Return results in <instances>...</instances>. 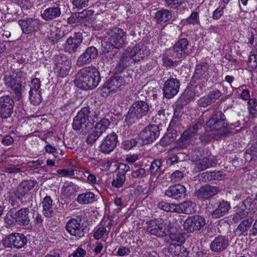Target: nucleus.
Returning <instances> with one entry per match:
<instances>
[{
    "label": "nucleus",
    "instance_id": "0e129e2a",
    "mask_svg": "<svg viewBox=\"0 0 257 257\" xmlns=\"http://www.w3.org/2000/svg\"><path fill=\"white\" fill-rule=\"evenodd\" d=\"M246 152L251 156L250 160L255 159L254 158L257 157V141L253 143Z\"/></svg>",
    "mask_w": 257,
    "mask_h": 257
},
{
    "label": "nucleus",
    "instance_id": "c85d7f7f",
    "mask_svg": "<svg viewBox=\"0 0 257 257\" xmlns=\"http://www.w3.org/2000/svg\"><path fill=\"white\" fill-rule=\"evenodd\" d=\"M221 96V93L218 89L211 91L208 94L200 97L197 101L199 107H205L214 103Z\"/></svg>",
    "mask_w": 257,
    "mask_h": 257
},
{
    "label": "nucleus",
    "instance_id": "680f3d73",
    "mask_svg": "<svg viewBox=\"0 0 257 257\" xmlns=\"http://www.w3.org/2000/svg\"><path fill=\"white\" fill-rule=\"evenodd\" d=\"M147 176L146 170L140 168L132 173V176L134 178H142Z\"/></svg>",
    "mask_w": 257,
    "mask_h": 257
},
{
    "label": "nucleus",
    "instance_id": "2eb2a0df",
    "mask_svg": "<svg viewBox=\"0 0 257 257\" xmlns=\"http://www.w3.org/2000/svg\"><path fill=\"white\" fill-rule=\"evenodd\" d=\"M15 218L17 224L24 228L29 229L32 228L30 211L28 207H24L18 210L15 208Z\"/></svg>",
    "mask_w": 257,
    "mask_h": 257
},
{
    "label": "nucleus",
    "instance_id": "7ed1b4c3",
    "mask_svg": "<svg viewBox=\"0 0 257 257\" xmlns=\"http://www.w3.org/2000/svg\"><path fill=\"white\" fill-rule=\"evenodd\" d=\"M106 34L104 39L106 47L116 50L123 49L126 46V32L123 29L114 27L108 30Z\"/></svg>",
    "mask_w": 257,
    "mask_h": 257
},
{
    "label": "nucleus",
    "instance_id": "49530a36",
    "mask_svg": "<svg viewBox=\"0 0 257 257\" xmlns=\"http://www.w3.org/2000/svg\"><path fill=\"white\" fill-rule=\"evenodd\" d=\"M54 61L56 66L71 65V60L64 54L56 55L54 58Z\"/></svg>",
    "mask_w": 257,
    "mask_h": 257
},
{
    "label": "nucleus",
    "instance_id": "72a5a7b5",
    "mask_svg": "<svg viewBox=\"0 0 257 257\" xmlns=\"http://www.w3.org/2000/svg\"><path fill=\"white\" fill-rule=\"evenodd\" d=\"M196 204L191 200H186L177 204V213L190 214L195 211Z\"/></svg>",
    "mask_w": 257,
    "mask_h": 257
},
{
    "label": "nucleus",
    "instance_id": "b1692460",
    "mask_svg": "<svg viewBox=\"0 0 257 257\" xmlns=\"http://www.w3.org/2000/svg\"><path fill=\"white\" fill-rule=\"evenodd\" d=\"M126 84V81L122 76H114L110 77L103 85L104 88H107L110 91L116 92L122 90Z\"/></svg>",
    "mask_w": 257,
    "mask_h": 257
},
{
    "label": "nucleus",
    "instance_id": "cd10ccee",
    "mask_svg": "<svg viewBox=\"0 0 257 257\" xmlns=\"http://www.w3.org/2000/svg\"><path fill=\"white\" fill-rule=\"evenodd\" d=\"M217 159L211 154H207L206 156L199 158L196 162V168L199 171H203L214 167L217 164Z\"/></svg>",
    "mask_w": 257,
    "mask_h": 257
},
{
    "label": "nucleus",
    "instance_id": "de8ad7c7",
    "mask_svg": "<svg viewBox=\"0 0 257 257\" xmlns=\"http://www.w3.org/2000/svg\"><path fill=\"white\" fill-rule=\"evenodd\" d=\"M29 99L31 103L34 105H38L42 101L41 91L30 90Z\"/></svg>",
    "mask_w": 257,
    "mask_h": 257
},
{
    "label": "nucleus",
    "instance_id": "13d9d810",
    "mask_svg": "<svg viewBox=\"0 0 257 257\" xmlns=\"http://www.w3.org/2000/svg\"><path fill=\"white\" fill-rule=\"evenodd\" d=\"M138 143L136 139L125 140L122 143V148L125 150H130L135 147Z\"/></svg>",
    "mask_w": 257,
    "mask_h": 257
},
{
    "label": "nucleus",
    "instance_id": "6ab92c4d",
    "mask_svg": "<svg viewBox=\"0 0 257 257\" xmlns=\"http://www.w3.org/2000/svg\"><path fill=\"white\" fill-rule=\"evenodd\" d=\"M117 143L118 136L116 133L113 132L103 139L99 147V150L103 154H108L113 151Z\"/></svg>",
    "mask_w": 257,
    "mask_h": 257
},
{
    "label": "nucleus",
    "instance_id": "c756f323",
    "mask_svg": "<svg viewBox=\"0 0 257 257\" xmlns=\"http://www.w3.org/2000/svg\"><path fill=\"white\" fill-rule=\"evenodd\" d=\"M61 14V11L59 4L55 3L46 8L41 14V17L45 21H50L59 18Z\"/></svg>",
    "mask_w": 257,
    "mask_h": 257
},
{
    "label": "nucleus",
    "instance_id": "09e8293b",
    "mask_svg": "<svg viewBox=\"0 0 257 257\" xmlns=\"http://www.w3.org/2000/svg\"><path fill=\"white\" fill-rule=\"evenodd\" d=\"M15 208L11 209L4 218V222L7 227L14 226L16 224Z\"/></svg>",
    "mask_w": 257,
    "mask_h": 257
},
{
    "label": "nucleus",
    "instance_id": "8fccbe9b",
    "mask_svg": "<svg viewBox=\"0 0 257 257\" xmlns=\"http://www.w3.org/2000/svg\"><path fill=\"white\" fill-rule=\"evenodd\" d=\"M88 134L86 142L89 145H92L95 144L98 139L101 136L94 128L91 132L89 131Z\"/></svg>",
    "mask_w": 257,
    "mask_h": 257
},
{
    "label": "nucleus",
    "instance_id": "58836bf2",
    "mask_svg": "<svg viewBox=\"0 0 257 257\" xmlns=\"http://www.w3.org/2000/svg\"><path fill=\"white\" fill-rule=\"evenodd\" d=\"M95 122L96 124L93 128L101 135L105 132L110 123L109 119L106 118H101L98 122Z\"/></svg>",
    "mask_w": 257,
    "mask_h": 257
},
{
    "label": "nucleus",
    "instance_id": "aec40b11",
    "mask_svg": "<svg viewBox=\"0 0 257 257\" xmlns=\"http://www.w3.org/2000/svg\"><path fill=\"white\" fill-rule=\"evenodd\" d=\"M4 81L5 85L13 91L15 98L18 100H20L22 98L23 88H24L22 86L21 82L10 74L6 75L4 76Z\"/></svg>",
    "mask_w": 257,
    "mask_h": 257
},
{
    "label": "nucleus",
    "instance_id": "ea45409f",
    "mask_svg": "<svg viewBox=\"0 0 257 257\" xmlns=\"http://www.w3.org/2000/svg\"><path fill=\"white\" fill-rule=\"evenodd\" d=\"M64 35L61 34L60 30L55 28L52 30L50 35L49 39L51 44L53 45L63 42Z\"/></svg>",
    "mask_w": 257,
    "mask_h": 257
},
{
    "label": "nucleus",
    "instance_id": "393cba45",
    "mask_svg": "<svg viewBox=\"0 0 257 257\" xmlns=\"http://www.w3.org/2000/svg\"><path fill=\"white\" fill-rule=\"evenodd\" d=\"M124 53L130 57L134 62H138L149 55V51L146 49L142 50L140 46L136 45L133 48H127Z\"/></svg>",
    "mask_w": 257,
    "mask_h": 257
},
{
    "label": "nucleus",
    "instance_id": "a19ab883",
    "mask_svg": "<svg viewBox=\"0 0 257 257\" xmlns=\"http://www.w3.org/2000/svg\"><path fill=\"white\" fill-rule=\"evenodd\" d=\"M241 204L248 211L254 212L257 210V200L256 198L252 199L248 197L241 202Z\"/></svg>",
    "mask_w": 257,
    "mask_h": 257
},
{
    "label": "nucleus",
    "instance_id": "f3484780",
    "mask_svg": "<svg viewBox=\"0 0 257 257\" xmlns=\"http://www.w3.org/2000/svg\"><path fill=\"white\" fill-rule=\"evenodd\" d=\"M15 102L10 95L0 97V116L6 119L11 116L14 111Z\"/></svg>",
    "mask_w": 257,
    "mask_h": 257
},
{
    "label": "nucleus",
    "instance_id": "69168bd1",
    "mask_svg": "<svg viewBox=\"0 0 257 257\" xmlns=\"http://www.w3.org/2000/svg\"><path fill=\"white\" fill-rule=\"evenodd\" d=\"M41 81L39 78H35L31 80L30 90L41 91Z\"/></svg>",
    "mask_w": 257,
    "mask_h": 257
},
{
    "label": "nucleus",
    "instance_id": "dca6fc26",
    "mask_svg": "<svg viewBox=\"0 0 257 257\" xmlns=\"http://www.w3.org/2000/svg\"><path fill=\"white\" fill-rule=\"evenodd\" d=\"M179 81L176 78H170L163 84V96L168 99L172 98L178 93L180 88Z\"/></svg>",
    "mask_w": 257,
    "mask_h": 257
},
{
    "label": "nucleus",
    "instance_id": "3c124183",
    "mask_svg": "<svg viewBox=\"0 0 257 257\" xmlns=\"http://www.w3.org/2000/svg\"><path fill=\"white\" fill-rule=\"evenodd\" d=\"M71 68V65L56 66L55 71L57 73L58 76L64 77L68 74Z\"/></svg>",
    "mask_w": 257,
    "mask_h": 257
},
{
    "label": "nucleus",
    "instance_id": "c9c22d12",
    "mask_svg": "<svg viewBox=\"0 0 257 257\" xmlns=\"http://www.w3.org/2000/svg\"><path fill=\"white\" fill-rule=\"evenodd\" d=\"M53 200L49 196L45 197L42 201L43 215L47 217H51L54 214L52 207Z\"/></svg>",
    "mask_w": 257,
    "mask_h": 257
},
{
    "label": "nucleus",
    "instance_id": "a18cd8bd",
    "mask_svg": "<svg viewBox=\"0 0 257 257\" xmlns=\"http://www.w3.org/2000/svg\"><path fill=\"white\" fill-rule=\"evenodd\" d=\"M252 222V219L249 218L243 220L240 222L237 228V229L240 232L239 235L241 234L244 235H247L248 229L250 227Z\"/></svg>",
    "mask_w": 257,
    "mask_h": 257
},
{
    "label": "nucleus",
    "instance_id": "37998d69",
    "mask_svg": "<svg viewBox=\"0 0 257 257\" xmlns=\"http://www.w3.org/2000/svg\"><path fill=\"white\" fill-rule=\"evenodd\" d=\"M162 162L160 160H155L151 164L150 168V174L151 176L156 175L159 174V175L164 173V170L162 169L161 165Z\"/></svg>",
    "mask_w": 257,
    "mask_h": 257
},
{
    "label": "nucleus",
    "instance_id": "1a4fd4ad",
    "mask_svg": "<svg viewBox=\"0 0 257 257\" xmlns=\"http://www.w3.org/2000/svg\"><path fill=\"white\" fill-rule=\"evenodd\" d=\"M83 35L81 32H75L65 41L64 51L69 54H75L80 51L83 41Z\"/></svg>",
    "mask_w": 257,
    "mask_h": 257
},
{
    "label": "nucleus",
    "instance_id": "423d86ee",
    "mask_svg": "<svg viewBox=\"0 0 257 257\" xmlns=\"http://www.w3.org/2000/svg\"><path fill=\"white\" fill-rule=\"evenodd\" d=\"M28 239L23 234L13 232L6 235L2 240L1 242L6 248L20 249L24 247L27 243Z\"/></svg>",
    "mask_w": 257,
    "mask_h": 257
},
{
    "label": "nucleus",
    "instance_id": "473e14b6",
    "mask_svg": "<svg viewBox=\"0 0 257 257\" xmlns=\"http://www.w3.org/2000/svg\"><path fill=\"white\" fill-rule=\"evenodd\" d=\"M36 184L37 181L34 180H26L22 182L17 190L16 195L17 197L20 199L24 196L33 189Z\"/></svg>",
    "mask_w": 257,
    "mask_h": 257
},
{
    "label": "nucleus",
    "instance_id": "bf43d9fd",
    "mask_svg": "<svg viewBox=\"0 0 257 257\" xmlns=\"http://www.w3.org/2000/svg\"><path fill=\"white\" fill-rule=\"evenodd\" d=\"M197 177L200 182H207L212 181L211 171H206L198 175Z\"/></svg>",
    "mask_w": 257,
    "mask_h": 257
},
{
    "label": "nucleus",
    "instance_id": "4be33fe9",
    "mask_svg": "<svg viewBox=\"0 0 257 257\" xmlns=\"http://www.w3.org/2000/svg\"><path fill=\"white\" fill-rule=\"evenodd\" d=\"M186 187L180 184L170 186L165 192V195L173 200L180 201L186 196Z\"/></svg>",
    "mask_w": 257,
    "mask_h": 257
},
{
    "label": "nucleus",
    "instance_id": "a211bd4d",
    "mask_svg": "<svg viewBox=\"0 0 257 257\" xmlns=\"http://www.w3.org/2000/svg\"><path fill=\"white\" fill-rule=\"evenodd\" d=\"M162 252L168 257H187L188 251L179 244L171 243L162 249Z\"/></svg>",
    "mask_w": 257,
    "mask_h": 257
},
{
    "label": "nucleus",
    "instance_id": "e433bc0d",
    "mask_svg": "<svg viewBox=\"0 0 257 257\" xmlns=\"http://www.w3.org/2000/svg\"><path fill=\"white\" fill-rule=\"evenodd\" d=\"M172 17V13L167 9H162L155 14V19L159 24H162L169 20Z\"/></svg>",
    "mask_w": 257,
    "mask_h": 257
},
{
    "label": "nucleus",
    "instance_id": "7c9ffc66",
    "mask_svg": "<svg viewBox=\"0 0 257 257\" xmlns=\"http://www.w3.org/2000/svg\"><path fill=\"white\" fill-rule=\"evenodd\" d=\"M209 66L206 63H202L196 65L190 83L192 84L196 83L197 80L209 77L207 73Z\"/></svg>",
    "mask_w": 257,
    "mask_h": 257
},
{
    "label": "nucleus",
    "instance_id": "f8f14e48",
    "mask_svg": "<svg viewBox=\"0 0 257 257\" xmlns=\"http://www.w3.org/2000/svg\"><path fill=\"white\" fill-rule=\"evenodd\" d=\"M201 126V122L198 121L185 131L181 135V137L176 142L178 147L182 149L186 148L189 146L193 137H194L198 130Z\"/></svg>",
    "mask_w": 257,
    "mask_h": 257
},
{
    "label": "nucleus",
    "instance_id": "ddd939ff",
    "mask_svg": "<svg viewBox=\"0 0 257 257\" xmlns=\"http://www.w3.org/2000/svg\"><path fill=\"white\" fill-rule=\"evenodd\" d=\"M188 46L189 42L186 38L180 39L172 47L171 56L181 61L189 55Z\"/></svg>",
    "mask_w": 257,
    "mask_h": 257
},
{
    "label": "nucleus",
    "instance_id": "4c0bfd02",
    "mask_svg": "<svg viewBox=\"0 0 257 257\" xmlns=\"http://www.w3.org/2000/svg\"><path fill=\"white\" fill-rule=\"evenodd\" d=\"M77 200L81 204L92 203L96 201L95 194L91 192H86L78 195Z\"/></svg>",
    "mask_w": 257,
    "mask_h": 257
},
{
    "label": "nucleus",
    "instance_id": "6e6d98bb",
    "mask_svg": "<svg viewBox=\"0 0 257 257\" xmlns=\"http://www.w3.org/2000/svg\"><path fill=\"white\" fill-rule=\"evenodd\" d=\"M167 7L175 9L184 3V0H162Z\"/></svg>",
    "mask_w": 257,
    "mask_h": 257
},
{
    "label": "nucleus",
    "instance_id": "f03ea898",
    "mask_svg": "<svg viewBox=\"0 0 257 257\" xmlns=\"http://www.w3.org/2000/svg\"><path fill=\"white\" fill-rule=\"evenodd\" d=\"M100 80V75L97 69L94 66H88L78 72L74 83L78 88L87 90L96 88Z\"/></svg>",
    "mask_w": 257,
    "mask_h": 257
},
{
    "label": "nucleus",
    "instance_id": "6e6552de",
    "mask_svg": "<svg viewBox=\"0 0 257 257\" xmlns=\"http://www.w3.org/2000/svg\"><path fill=\"white\" fill-rule=\"evenodd\" d=\"M206 224V220L202 216L195 215L189 216L184 221V229L188 233H193L203 228Z\"/></svg>",
    "mask_w": 257,
    "mask_h": 257
},
{
    "label": "nucleus",
    "instance_id": "412c9836",
    "mask_svg": "<svg viewBox=\"0 0 257 257\" xmlns=\"http://www.w3.org/2000/svg\"><path fill=\"white\" fill-rule=\"evenodd\" d=\"M98 52L96 47L90 46L88 47L84 53L78 58L76 64L78 67H82L90 64L98 56Z\"/></svg>",
    "mask_w": 257,
    "mask_h": 257
},
{
    "label": "nucleus",
    "instance_id": "2f4dec72",
    "mask_svg": "<svg viewBox=\"0 0 257 257\" xmlns=\"http://www.w3.org/2000/svg\"><path fill=\"white\" fill-rule=\"evenodd\" d=\"M229 241L224 236L219 235L211 241L210 247L215 252H219L225 249L228 246Z\"/></svg>",
    "mask_w": 257,
    "mask_h": 257
},
{
    "label": "nucleus",
    "instance_id": "f257e3e1",
    "mask_svg": "<svg viewBox=\"0 0 257 257\" xmlns=\"http://www.w3.org/2000/svg\"><path fill=\"white\" fill-rule=\"evenodd\" d=\"M240 125L239 121L235 123H228L224 113L221 110L214 109L206 122L205 128L207 131H215L217 139L233 134L232 130L239 127Z\"/></svg>",
    "mask_w": 257,
    "mask_h": 257
},
{
    "label": "nucleus",
    "instance_id": "603ef678",
    "mask_svg": "<svg viewBox=\"0 0 257 257\" xmlns=\"http://www.w3.org/2000/svg\"><path fill=\"white\" fill-rule=\"evenodd\" d=\"M83 21L80 12L73 13L67 19V23L70 25L78 24L81 23Z\"/></svg>",
    "mask_w": 257,
    "mask_h": 257
},
{
    "label": "nucleus",
    "instance_id": "c03bdc74",
    "mask_svg": "<svg viewBox=\"0 0 257 257\" xmlns=\"http://www.w3.org/2000/svg\"><path fill=\"white\" fill-rule=\"evenodd\" d=\"M157 207L166 212L177 213V204L161 201L157 204Z\"/></svg>",
    "mask_w": 257,
    "mask_h": 257
},
{
    "label": "nucleus",
    "instance_id": "79ce46f5",
    "mask_svg": "<svg viewBox=\"0 0 257 257\" xmlns=\"http://www.w3.org/2000/svg\"><path fill=\"white\" fill-rule=\"evenodd\" d=\"M236 213L233 217V220L234 222H237L241 219L245 218L248 214V211L241 204L234 208Z\"/></svg>",
    "mask_w": 257,
    "mask_h": 257
},
{
    "label": "nucleus",
    "instance_id": "9b49d317",
    "mask_svg": "<svg viewBox=\"0 0 257 257\" xmlns=\"http://www.w3.org/2000/svg\"><path fill=\"white\" fill-rule=\"evenodd\" d=\"M81 218H72L69 220L65 225V229L71 235L79 238L87 233V229L81 224Z\"/></svg>",
    "mask_w": 257,
    "mask_h": 257
},
{
    "label": "nucleus",
    "instance_id": "864d4df0",
    "mask_svg": "<svg viewBox=\"0 0 257 257\" xmlns=\"http://www.w3.org/2000/svg\"><path fill=\"white\" fill-rule=\"evenodd\" d=\"M125 181V176L122 174L117 173L116 178L111 182V185L115 188H120L122 186Z\"/></svg>",
    "mask_w": 257,
    "mask_h": 257
},
{
    "label": "nucleus",
    "instance_id": "052dcab7",
    "mask_svg": "<svg viewBox=\"0 0 257 257\" xmlns=\"http://www.w3.org/2000/svg\"><path fill=\"white\" fill-rule=\"evenodd\" d=\"M89 0H73V5L78 9H82L88 6Z\"/></svg>",
    "mask_w": 257,
    "mask_h": 257
},
{
    "label": "nucleus",
    "instance_id": "39448f33",
    "mask_svg": "<svg viewBox=\"0 0 257 257\" xmlns=\"http://www.w3.org/2000/svg\"><path fill=\"white\" fill-rule=\"evenodd\" d=\"M147 231L152 235L162 238L169 234L171 223L161 218H154L146 222Z\"/></svg>",
    "mask_w": 257,
    "mask_h": 257
},
{
    "label": "nucleus",
    "instance_id": "f704fd0d",
    "mask_svg": "<svg viewBox=\"0 0 257 257\" xmlns=\"http://www.w3.org/2000/svg\"><path fill=\"white\" fill-rule=\"evenodd\" d=\"M200 91L194 89H187L180 98L179 101L181 105H186L191 100H193L196 95H199Z\"/></svg>",
    "mask_w": 257,
    "mask_h": 257
},
{
    "label": "nucleus",
    "instance_id": "774afa93",
    "mask_svg": "<svg viewBox=\"0 0 257 257\" xmlns=\"http://www.w3.org/2000/svg\"><path fill=\"white\" fill-rule=\"evenodd\" d=\"M184 177L183 173L181 171L177 170L172 174L171 178L174 182H179Z\"/></svg>",
    "mask_w": 257,
    "mask_h": 257
},
{
    "label": "nucleus",
    "instance_id": "5fc2aeb1",
    "mask_svg": "<svg viewBox=\"0 0 257 257\" xmlns=\"http://www.w3.org/2000/svg\"><path fill=\"white\" fill-rule=\"evenodd\" d=\"M256 55L257 52L256 53L254 52L253 53L251 52L249 55L247 64L251 71L254 70L257 67Z\"/></svg>",
    "mask_w": 257,
    "mask_h": 257
},
{
    "label": "nucleus",
    "instance_id": "338daca9",
    "mask_svg": "<svg viewBox=\"0 0 257 257\" xmlns=\"http://www.w3.org/2000/svg\"><path fill=\"white\" fill-rule=\"evenodd\" d=\"M119 62H121V64L125 65L127 67L132 64L133 60L130 57L125 55L123 53L120 58Z\"/></svg>",
    "mask_w": 257,
    "mask_h": 257
},
{
    "label": "nucleus",
    "instance_id": "a878e982",
    "mask_svg": "<svg viewBox=\"0 0 257 257\" xmlns=\"http://www.w3.org/2000/svg\"><path fill=\"white\" fill-rule=\"evenodd\" d=\"M219 191V188L217 186L205 185L197 190L194 195L198 198L208 199L217 194Z\"/></svg>",
    "mask_w": 257,
    "mask_h": 257
},
{
    "label": "nucleus",
    "instance_id": "5701e85b",
    "mask_svg": "<svg viewBox=\"0 0 257 257\" xmlns=\"http://www.w3.org/2000/svg\"><path fill=\"white\" fill-rule=\"evenodd\" d=\"M18 24L21 27L23 33L29 34L39 29L40 21L36 19L27 18L19 20Z\"/></svg>",
    "mask_w": 257,
    "mask_h": 257
},
{
    "label": "nucleus",
    "instance_id": "9d476101",
    "mask_svg": "<svg viewBox=\"0 0 257 257\" xmlns=\"http://www.w3.org/2000/svg\"><path fill=\"white\" fill-rule=\"evenodd\" d=\"M160 136L159 126L156 124H149L139 134V137L144 145L154 142Z\"/></svg>",
    "mask_w": 257,
    "mask_h": 257
},
{
    "label": "nucleus",
    "instance_id": "20e7f679",
    "mask_svg": "<svg viewBox=\"0 0 257 257\" xmlns=\"http://www.w3.org/2000/svg\"><path fill=\"white\" fill-rule=\"evenodd\" d=\"M150 111L148 102L144 100L134 102L125 115L124 121L128 125L136 122L144 116L147 115Z\"/></svg>",
    "mask_w": 257,
    "mask_h": 257
},
{
    "label": "nucleus",
    "instance_id": "e2e57ef3",
    "mask_svg": "<svg viewBox=\"0 0 257 257\" xmlns=\"http://www.w3.org/2000/svg\"><path fill=\"white\" fill-rule=\"evenodd\" d=\"M106 232V229L105 227L100 226L96 228L93 234V237L95 239H100Z\"/></svg>",
    "mask_w": 257,
    "mask_h": 257
},
{
    "label": "nucleus",
    "instance_id": "4468645a",
    "mask_svg": "<svg viewBox=\"0 0 257 257\" xmlns=\"http://www.w3.org/2000/svg\"><path fill=\"white\" fill-rule=\"evenodd\" d=\"M93 125L79 113L74 117L72 124L73 130L83 136L86 135L92 130Z\"/></svg>",
    "mask_w": 257,
    "mask_h": 257
},
{
    "label": "nucleus",
    "instance_id": "bb28decb",
    "mask_svg": "<svg viewBox=\"0 0 257 257\" xmlns=\"http://www.w3.org/2000/svg\"><path fill=\"white\" fill-rule=\"evenodd\" d=\"M78 113L85 117L88 121H89L93 125L95 122L101 118L99 117V110L89 105L81 108Z\"/></svg>",
    "mask_w": 257,
    "mask_h": 257
},
{
    "label": "nucleus",
    "instance_id": "4d7b16f0",
    "mask_svg": "<svg viewBox=\"0 0 257 257\" xmlns=\"http://www.w3.org/2000/svg\"><path fill=\"white\" fill-rule=\"evenodd\" d=\"M120 49H111L106 46L104 48L103 52L105 53L106 56L111 60H113L116 56L117 53Z\"/></svg>",
    "mask_w": 257,
    "mask_h": 257
},
{
    "label": "nucleus",
    "instance_id": "0eeeda50",
    "mask_svg": "<svg viewBox=\"0 0 257 257\" xmlns=\"http://www.w3.org/2000/svg\"><path fill=\"white\" fill-rule=\"evenodd\" d=\"M231 207L230 203L224 200L217 202L211 201L209 203L208 211L212 218L217 219L226 214Z\"/></svg>",
    "mask_w": 257,
    "mask_h": 257
}]
</instances>
